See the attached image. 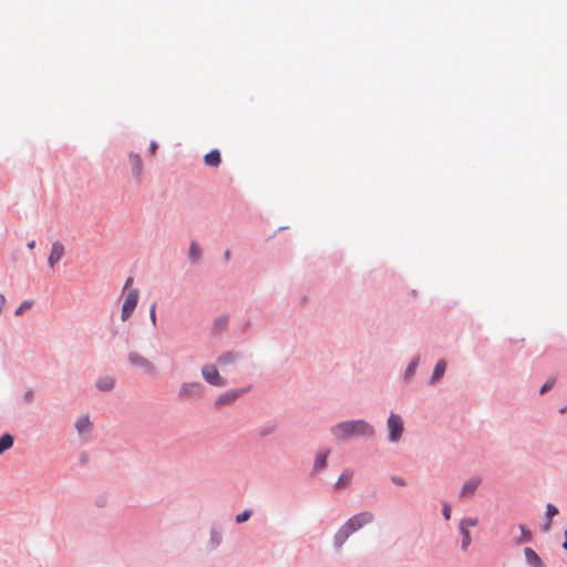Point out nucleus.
<instances>
[{
	"mask_svg": "<svg viewBox=\"0 0 567 567\" xmlns=\"http://www.w3.org/2000/svg\"><path fill=\"white\" fill-rule=\"evenodd\" d=\"M331 432L339 440L354 436L371 437L374 434L373 427L363 420L341 422L333 426Z\"/></svg>",
	"mask_w": 567,
	"mask_h": 567,
	"instance_id": "nucleus-1",
	"label": "nucleus"
},
{
	"mask_svg": "<svg viewBox=\"0 0 567 567\" xmlns=\"http://www.w3.org/2000/svg\"><path fill=\"white\" fill-rule=\"evenodd\" d=\"M373 519L374 516L370 512H362L352 516L337 532L334 536L336 544L338 546H341L351 534L355 533L363 526L372 523Z\"/></svg>",
	"mask_w": 567,
	"mask_h": 567,
	"instance_id": "nucleus-2",
	"label": "nucleus"
},
{
	"mask_svg": "<svg viewBox=\"0 0 567 567\" xmlns=\"http://www.w3.org/2000/svg\"><path fill=\"white\" fill-rule=\"evenodd\" d=\"M140 299L138 289H131L126 292L121 311V320L127 321L134 312Z\"/></svg>",
	"mask_w": 567,
	"mask_h": 567,
	"instance_id": "nucleus-3",
	"label": "nucleus"
},
{
	"mask_svg": "<svg viewBox=\"0 0 567 567\" xmlns=\"http://www.w3.org/2000/svg\"><path fill=\"white\" fill-rule=\"evenodd\" d=\"M386 426L389 430V440L391 442H398L402 437L404 431L401 416L399 414L392 413L388 419Z\"/></svg>",
	"mask_w": 567,
	"mask_h": 567,
	"instance_id": "nucleus-4",
	"label": "nucleus"
},
{
	"mask_svg": "<svg viewBox=\"0 0 567 567\" xmlns=\"http://www.w3.org/2000/svg\"><path fill=\"white\" fill-rule=\"evenodd\" d=\"M477 524H478V519L475 517L463 518L460 522L458 527H460V532L462 534L461 548L463 551H466L472 543L470 528L475 527Z\"/></svg>",
	"mask_w": 567,
	"mask_h": 567,
	"instance_id": "nucleus-5",
	"label": "nucleus"
},
{
	"mask_svg": "<svg viewBox=\"0 0 567 567\" xmlns=\"http://www.w3.org/2000/svg\"><path fill=\"white\" fill-rule=\"evenodd\" d=\"M204 388L199 382H185L182 384L178 396L183 400L200 398L203 395Z\"/></svg>",
	"mask_w": 567,
	"mask_h": 567,
	"instance_id": "nucleus-6",
	"label": "nucleus"
},
{
	"mask_svg": "<svg viewBox=\"0 0 567 567\" xmlns=\"http://www.w3.org/2000/svg\"><path fill=\"white\" fill-rule=\"evenodd\" d=\"M202 375L205 381L215 386H225L226 381L223 379L217 370V368L213 364H206L202 368Z\"/></svg>",
	"mask_w": 567,
	"mask_h": 567,
	"instance_id": "nucleus-7",
	"label": "nucleus"
},
{
	"mask_svg": "<svg viewBox=\"0 0 567 567\" xmlns=\"http://www.w3.org/2000/svg\"><path fill=\"white\" fill-rule=\"evenodd\" d=\"M246 392V389L227 391L217 396V399L215 400V406L221 408L223 405H230Z\"/></svg>",
	"mask_w": 567,
	"mask_h": 567,
	"instance_id": "nucleus-8",
	"label": "nucleus"
},
{
	"mask_svg": "<svg viewBox=\"0 0 567 567\" xmlns=\"http://www.w3.org/2000/svg\"><path fill=\"white\" fill-rule=\"evenodd\" d=\"M481 483L482 478L478 476H473L468 478L461 488L460 497L470 498L471 496H473L478 486L481 485Z\"/></svg>",
	"mask_w": 567,
	"mask_h": 567,
	"instance_id": "nucleus-9",
	"label": "nucleus"
},
{
	"mask_svg": "<svg viewBox=\"0 0 567 567\" xmlns=\"http://www.w3.org/2000/svg\"><path fill=\"white\" fill-rule=\"evenodd\" d=\"M128 360L133 365L142 368L144 371L148 373H155L154 364L146 358L142 357L141 354L135 352L130 353Z\"/></svg>",
	"mask_w": 567,
	"mask_h": 567,
	"instance_id": "nucleus-10",
	"label": "nucleus"
},
{
	"mask_svg": "<svg viewBox=\"0 0 567 567\" xmlns=\"http://www.w3.org/2000/svg\"><path fill=\"white\" fill-rule=\"evenodd\" d=\"M128 161L132 166L134 177L140 181L143 174V161L138 154L130 153Z\"/></svg>",
	"mask_w": 567,
	"mask_h": 567,
	"instance_id": "nucleus-11",
	"label": "nucleus"
},
{
	"mask_svg": "<svg viewBox=\"0 0 567 567\" xmlns=\"http://www.w3.org/2000/svg\"><path fill=\"white\" fill-rule=\"evenodd\" d=\"M63 254H64L63 245L59 241L53 243L51 252H50V256L48 259L50 266L54 267V265L61 260Z\"/></svg>",
	"mask_w": 567,
	"mask_h": 567,
	"instance_id": "nucleus-12",
	"label": "nucleus"
},
{
	"mask_svg": "<svg viewBox=\"0 0 567 567\" xmlns=\"http://www.w3.org/2000/svg\"><path fill=\"white\" fill-rule=\"evenodd\" d=\"M75 429L80 435H87L91 432L92 423L89 416H80L75 422Z\"/></svg>",
	"mask_w": 567,
	"mask_h": 567,
	"instance_id": "nucleus-13",
	"label": "nucleus"
},
{
	"mask_svg": "<svg viewBox=\"0 0 567 567\" xmlns=\"http://www.w3.org/2000/svg\"><path fill=\"white\" fill-rule=\"evenodd\" d=\"M204 162L207 166L218 167L221 162V156L218 150H213L204 156Z\"/></svg>",
	"mask_w": 567,
	"mask_h": 567,
	"instance_id": "nucleus-14",
	"label": "nucleus"
},
{
	"mask_svg": "<svg viewBox=\"0 0 567 567\" xmlns=\"http://www.w3.org/2000/svg\"><path fill=\"white\" fill-rule=\"evenodd\" d=\"M524 554H525L526 560L532 566H534V567H543V563H542L540 557L536 554V551L533 548L526 547L524 549Z\"/></svg>",
	"mask_w": 567,
	"mask_h": 567,
	"instance_id": "nucleus-15",
	"label": "nucleus"
},
{
	"mask_svg": "<svg viewBox=\"0 0 567 567\" xmlns=\"http://www.w3.org/2000/svg\"><path fill=\"white\" fill-rule=\"evenodd\" d=\"M114 384L115 380L113 377L110 375L102 377L96 382V386L99 388V390L104 392L111 391L114 388Z\"/></svg>",
	"mask_w": 567,
	"mask_h": 567,
	"instance_id": "nucleus-16",
	"label": "nucleus"
},
{
	"mask_svg": "<svg viewBox=\"0 0 567 567\" xmlns=\"http://www.w3.org/2000/svg\"><path fill=\"white\" fill-rule=\"evenodd\" d=\"M446 369V361L440 360L433 371V374L431 377V383H436L444 374Z\"/></svg>",
	"mask_w": 567,
	"mask_h": 567,
	"instance_id": "nucleus-17",
	"label": "nucleus"
},
{
	"mask_svg": "<svg viewBox=\"0 0 567 567\" xmlns=\"http://www.w3.org/2000/svg\"><path fill=\"white\" fill-rule=\"evenodd\" d=\"M352 472L351 471H344L338 478L337 483H336V487L337 488H343L346 487L351 478H352Z\"/></svg>",
	"mask_w": 567,
	"mask_h": 567,
	"instance_id": "nucleus-18",
	"label": "nucleus"
},
{
	"mask_svg": "<svg viewBox=\"0 0 567 567\" xmlns=\"http://www.w3.org/2000/svg\"><path fill=\"white\" fill-rule=\"evenodd\" d=\"M13 445V437L10 434H3L0 437V454L11 449Z\"/></svg>",
	"mask_w": 567,
	"mask_h": 567,
	"instance_id": "nucleus-19",
	"label": "nucleus"
},
{
	"mask_svg": "<svg viewBox=\"0 0 567 567\" xmlns=\"http://www.w3.org/2000/svg\"><path fill=\"white\" fill-rule=\"evenodd\" d=\"M237 360V355L233 352H227V353H224L223 355H220L217 360V362L225 367V365H228V364H233L235 363V361Z\"/></svg>",
	"mask_w": 567,
	"mask_h": 567,
	"instance_id": "nucleus-20",
	"label": "nucleus"
},
{
	"mask_svg": "<svg viewBox=\"0 0 567 567\" xmlns=\"http://www.w3.org/2000/svg\"><path fill=\"white\" fill-rule=\"evenodd\" d=\"M328 452L319 453L315 460V470H322L327 464Z\"/></svg>",
	"mask_w": 567,
	"mask_h": 567,
	"instance_id": "nucleus-21",
	"label": "nucleus"
},
{
	"mask_svg": "<svg viewBox=\"0 0 567 567\" xmlns=\"http://www.w3.org/2000/svg\"><path fill=\"white\" fill-rule=\"evenodd\" d=\"M558 514V509L556 506H554L553 504H547V507H546V515H547V518H548V523L546 524L545 526V529L548 530L549 527H550V519L556 516Z\"/></svg>",
	"mask_w": 567,
	"mask_h": 567,
	"instance_id": "nucleus-22",
	"label": "nucleus"
},
{
	"mask_svg": "<svg viewBox=\"0 0 567 567\" xmlns=\"http://www.w3.org/2000/svg\"><path fill=\"white\" fill-rule=\"evenodd\" d=\"M200 255H202V250H200L199 246L195 243H192V245L189 247L190 259H193L194 261H197L200 258Z\"/></svg>",
	"mask_w": 567,
	"mask_h": 567,
	"instance_id": "nucleus-23",
	"label": "nucleus"
},
{
	"mask_svg": "<svg viewBox=\"0 0 567 567\" xmlns=\"http://www.w3.org/2000/svg\"><path fill=\"white\" fill-rule=\"evenodd\" d=\"M33 306V301L25 300L23 301L17 309H16V316H21L25 310L31 309Z\"/></svg>",
	"mask_w": 567,
	"mask_h": 567,
	"instance_id": "nucleus-24",
	"label": "nucleus"
},
{
	"mask_svg": "<svg viewBox=\"0 0 567 567\" xmlns=\"http://www.w3.org/2000/svg\"><path fill=\"white\" fill-rule=\"evenodd\" d=\"M417 364H419V358H415L411 361V363L409 364V367L406 368V371H405L406 379L412 377V374L415 372Z\"/></svg>",
	"mask_w": 567,
	"mask_h": 567,
	"instance_id": "nucleus-25",
	"label": "nucleus"
},
{
	"mask_svg": "<svg viewBox=\"0 0 567 567\" xmlns=\"http://www.w3.org/2000/svg\"><path fill=\"white\" fill-rule=\"evenodd\" d=\"M250 516H251V511L246 509L236 516V523L241 524V523L248 520Z\"/></svg>",
	"mask_w": 567,
	"mask_h": 567,
	"instance_id": "nucleus-26",
	"label": "nucleus"
},
{
	"mask_svg": "<svg viewBox=\"0 0 567 567\" xmlns=\"http://www.w3.org/2000/svg\"><path fill=\"white\" fill-rule=\"evenodd\" d=\"M555 384V379H549L540 389L539 393L544 394L546 391L551 389Z\"/></svg>",
	"mask_w": 567,
	"mask_h": 567,
	"instance_id": "nucleus-27",
	"label": "nucleus"
},
{
	"mask_svg": "<svg viewBox=\"0 0 567 567\" xmlns=\"http://www.w3.org/2000/svg\"><path fill=\"white\" fill-rule=\"evenodd\" d=\"M150 318H151L153 326H155L156 324V303L155 302L152 303V306H151Z\"/></svg>",
	"mask_w": 567,
	"mask_h": 567,
	"instance_id": "nucleus-28",
	"label": "nucleus"
},
{
	"mask_svg": "<svg viewBox=\"0 0 567 567\" xmlns=\"http://www.w3.org/2000/svg\"><path fill=\"white\" fill-rule=\"evenodd\" d=\"M451 512H452L451 506L449 504L444 503L442 514L446 520H449L451 518Z\"/></svg>",
	"mask_w": 567,
	"mask_h": 567,
	"instance_id": "nucleus-29",
	"label": "nucleus"
},
{
	"mask_svg": "<svg viewBox=\"0 0 567 567\" xmlns=\"http://www.w3.org/2000/svg\"><path fill=\"white\" fill-rule=\"evenodd\" d=\"M274 431H275V426L274 425H268V426L261 429L260 435L261 436H266V435L271 434Z\"/></svg>",
	"mask_w": 567,
	"mask_h": 567,
	"instance_id": "nucleus-30",
	"label": "nucleus"
},
{
	"mask_svg": "<svg viewBox=\"0 0 567 567\" xmlns=\"http://www.w3.org/2000/svg\"><path fill=\"white\" fill-rule=\"evenodd\" d=\"M23 400L25 403H31L33 400V392L32 391L25 392L23 395Z\"/></svg>",
	"mask_w": 567,
	"mask_h": 567,
	"instance_id": "nucleus-31",
	"label": "nucleus"
},
{
	"mask_svg": "<svg viewBox=\"0 0 567 567\" xmlns=\"http://www.w3.org/2000/svg\"><path fill=\"white\" fill-rule=\"evenodd\" d=\"M157 143L155 141H152L151 144H150V153L151 155H155L156 151H157Z\"/></svg>",
	"mask_w": 567,
	"mask_h": 567,
	"instance_id": "nucleus-32",
	"label": "nucleus"
},
{
	"mask_svg": "<svg viewBox=\"0 0 567 567\" xmlns=\"http://www.w3.org/2000/svg\"><path fill=\"white\" fill-rule=\"evenodd\" d=\"M520 530H522V534H523V537L525 540H529L530 539V532H528L524 526H520Z\"/></svg>",
	"mask_w": 567,
	"mask_h": 567,
	"instance_id": "nucleus-33",
	"label": "nucleus"
},
{
	"mask_svg": "<svg viewBox=\"0 0 567 567\" xmlns=\"http://www.w3.org/2000/svg\"><path fill=\"white\" fill-rule=\"evenodd\" d=\"M392 482L396 485H400V486H404L405 485V482L403 478L401 477H398V476H393L392 477Z\"/></svg>",
	"mask_w": 567,
	"mask_h": 567,
	"instance_id": "nucleus-34",
	"label": "nucleus"
},
{
	"mask_svg": "<svg viewBox=\"0 0 567 567\" xmlns=\"http://www.w3.org/2000/svg\"><path fill=\"white\" fill-rule=\"evenodd\" d=\"M133 285V278L128 277L124 285V290L128 289Z\"/></svg>",
	"mask_w": 567,
	"mask_h": 567,
	"instance_id": "nucleus-35",
	"label": "nucleus"
},
{
	"mask_svg": "<svg viewBox=\"0 0 567 567\" xmlns=\"http://www.w3.org/2000/svg\"><path fill=\"white\" fill-rule=\"evenodd\" d=\"M224 257H225L226 261H229V259H230V251L226 250L225 254H224Z\"/></svg>",
	"mask_w": 567,
	"mask_h": 567,
	"instance_id": "nucleus-36",
	"label": "nucleus"
},
{
	"mask_svg": "<svg viewBox=\"0 0 567 567\" xmlns=\"http://www.w3.org/2000/svg\"><path fill=\"white\" fill-rule=\"evenodd\" d=\"M34 246H35V241L34 240H31V241L28 243V248L29 249H33Z\"/></svg>",
	"mask_w": 567,
	"mask_h": 567,
	"instance_id": "nucleus-37",
	"label": "nucleus"
},
{
	"mask_svg": "<svg viewBox=\"0 0 567 567\" xmlns=\"http://www.w3.org/2000/svg\"><path fill=\"white\" fill-rule=\"evenodd\" d=\"M565 537H566V539H565V542L563 544V547H564V549H567V528H566V532H565Z\"/></svg>",
	"mask_w": 567,
	"mask_h": 567,
	"instance_id": "nucleus-38",
	"label": "nucleus"
},
{
	"mask_svg": "<svg viewBox=\"0 0 567 567\" xmlns=\"http://www.w3.org/2000/svg\"><path fill=\"white\" fill-rule=\"evenodd\" d=\"M226 323V320H221V322H219V326H223Z\"/></svg>",
	"mask_w": 567,
	"mask_h": 567,
	"instance_id": "nucleus-39",
	"label": "nucleus"
},
{
	"mask_svg": "<svg viewBox=\"0 0 567 567\" xmlns=\"http://www.w3.org/2000/svg\"><path fill=\"white\" fill-rule=\"evenodd\" d=\"M226 323V320H221V322H219V326H223Z\"/></svg>",
	"mask_w": 567,
	"mask_h": 567,
	"instance_id": "nucleus-40",
	"label": "nucleus"
}]
</instances>
